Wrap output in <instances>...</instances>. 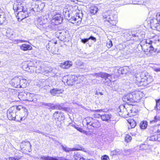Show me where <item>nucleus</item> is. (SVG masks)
Here are the masks:
<instances>
[{
	"mask_svg": "<svg viewBox=\"0 0 160 160\" xmlns=\"http://www.w3.org/2000/svg\"><path fill=\"white\" fill-rule=\"evenodd\" d=\"M7 35L8 37H11L13 35L12 31L11 30H8L6 31Z\"/></svg>",
	"mask_w": 160,
	"mask_h": 160,
	"instance_id": "obj_51",
	"label": "nucleus"
},
{
	"mask_svg": "<svg viewBox=\"0 0 160 160\" xmlns=\"http://www.w3.org/2000/svg\"><path fill=\"white\" fill-rule=\"evenodd\" d=\"M20 85L21 87L20 88H24L27 86V81L26 79L20 78Z\"/></svg>",
	"mask_w": 160,
	"mask_h": 160,
	"instance_id": "obj_34",
	"label": "nucleus"
},
{
	"mask_svg": "<svg viewBox=\"0 0 160 160\" xmlns=\"http://www.w3.org/2000/svg\"><path fill=\"white\" fill-rule=\"evenodd\" d=\"M151 0H137V2L140 4L145 5L149 4Z\"/></svg>",
	"mask_w": 160,
	"mask_h": 160,
	"instance_id": "obj_39",
	"label": "nucleus"
},
{
	"mask_svg": "<svg viewBox=\"0 0 160 160\" xmlns=\"http://www.w3.org/2000/svg\"><path fill=\"white\" fill-rule=\"evenodd\" d=\"M57 43L56 42H53L51 41H49L48 44L46 45V47L48 51H49L51 48L54 46V44Z\"/></svg>",
	"mask_w": 160,
	"mask_h": 160,
	"instance_id": "obj_35",
	"label": "nucleus"
},
{
	"mask_svg": "<svg viewBox=\"0 0 160 160\" xmlns=\"http://www.w3.org/2000/svg\"><path fill=\"white\" fill-rule=\"evenodd\" d=\"M92 112H102L103 110V109H97L95 110H92Z\"/></svg>",
	"mask_w": 160,
	"mask_h": 160,
	"instance_id": "obj_59",
	"label": "nucleus"
},
{
	"mask_svg": "<svg viewBox=\"0 0 160 160\" xmlns=\"http://www.w3.org/2000/svg\"><path fill=\"white\" fill-rule=\"evenodd\" d=\"M53 104L51 103H45V106H47L48 107L47 108L49 109H51V107L52 105H53Z\"/></svg>",
	"mask_w": 160,
	"mask_h": 160,
	"instance_id": "obj_56",
	"label": "nucleus"
},
{
	"mask_svg": "<svg viewBox=\"0 0 160 160\" xmlns=\"http://www.w3.org/2000/svg\"><path fill=\"white\" fill-rule=\"evenodd\" d=\"M71 20H70L71 21V22H72V23H74L75 22L78 21V20L77 19V18L76 17V16L75 17H72L71 18Z\"/></svg>",
	"mask_w": 160,
	"mask_h": 160,
	"instance_id": "obj_53",
	"label": "nucleus"
},
{
	"mask_svg": "<svg viewBox=\"0 0 160 160\" xmlns=\"http://www.w3.org/2000/svg\"><path fill=\"white\" fill-rule=\"evenodd\" d=\"M135 31L133 30L129 31L128 33H126L124 35V36L126 38L127 40L129 41L133 38H135Z\"/></svg>",
	"mask_w": 160,
	"mask_h": 160,
	"instance_id": "obj_22",
	"label": "nucleus"
},
{
	"mask_svg": "<svg viewBox=\"0 0 160 160\" xmlns=\"http://www.w3.org/2000/svg\"><path fill=\"white\" fill-rule=\"evenodd\" d=\"M66 7V6L63 9V14L66 19L70 20V14L69 11Z\"/></svg>",
	"mask_w": 160,
	"mask_h": 160,
	"instance_id": "obj_24",
	"label": "nucleus"
},
{
	"mask_svg": "<svg viewBox=\"0 0 160 160\" xmlns=\"http://www.w3.org/2000/svg\"><path fill=\"white\" fill-rule=\"evenodd\" d=\"M52 117L56 120L62 121L64 119V115L61 112L56 111Z\"/></svg>",
	"mask_w": 160,
	"mask_h": 160,
	"instance_id": "obj_14",
	"label": "nucleus"
},
{
	"mask_svg": "<svg viewBox=\"0 0 160 160\" xmlns=\"http://www.w3.org/2000/svg\"><path fill=\"white\" fill-rule=\"evenodd\" d=\"M74 157L75 160H84V158L78 153H74Z\"/></svg>",
	"mask_w": 160,
	"mask_h": 160,
	"instance_id": "obj_33",
	"label": "nucleus"
},
{
	"mask_svg": "<svg viewBox=\"0 0 160 160\" xmlns=\"http://www.w3.org/2000/svg\"><path fill=\"white\" fill-rule=\"evenodd\" d=\"M98 10V7L95 6H92L90 8V12L93 14H95L96 13Z\"/></svg>",
	"mask_w": 160,
	"mask_h": 160,
	"instance_id": "obj_32",
	"label": "nucleus"
},
{
	"mask_svg": "<svg viewBox=\"0 0 160 160\" xmlns=\"http://www.w3.org/2000/svg\"><path fill=\"white\" fill-rule=\"evenodd\" d=\"M148 139L149 141H160V135H154L148 138Z\"/></svg>",
	"mask_w": 160,
	"mask_h": 160,
	"instance_id": "obj_29",
	"label": "nucleus"
},
{
	"mask_svg": "<svg viewBox=\"0 0 160 160\" xmlns=\"http://www.w3.org/2000/svg\"><path fill=\"white\" fill-rule=\"evenodd\" d=\"M92 75L96 77H101L102 78L104 79L106 82H111L112 78V75L101 72L98 73H94L92 74Z\"/></svg>",
	"mask_w": 160,
	"mask_h": 160,
	"instance_id": "obj_9",
	"label": "nucleus"
},
{
	"mask_svg": "<svg viewBox=\"0 0 160 160\" xmlns=\"http://www.w3.org/2000/svg\"><path fill=\"white\" fill-rule=\"evenodd\" d=\"M102 160H109L108 156L107 155H104L101 158Z\"/></svg>",
	"mask_w": 160,
	"mask_h": 160,
	"instance_id": "obj_55",
	"label": "nucleus"
},
{
	"mask_svg": "<svg viewBox=\"0 0 160 160\" xmlns=\"http://www.w3.org/2000/svg\"><path fill=\"white\" fill-rule=\"evenodd\" d=\"M20 78L18 77H15L11 80L10 84L15 88H19L21 87L20 85Z\"/></svg>",
	"mask_w": 160,
	"mask_h": 160,
	"instance_id": "obj_16",
	"label": "nucleus"
},
{
	"mask_svg": "<svg viewBox=\"0 0 160 160\" xmlns=\"http://www.w3.org/2000/svg\"><path fill=\"white\" fill-rule=\"evenodd\" d=\"M132 139V137L128 135H127L125 138V141L128 142H130Z\"/></svg>",
	"mask_w": 160,
	"mask_h": 160,
	"instance_id": "obj_50",
	"label": "nucleus"
},
{
	"mask_svg": "<svg viewBox=\"0 0 160 160\" xmlns=\"http://www.w3.org/2000/svg\"><path fill=\"white\" fill-rule=\"evenodd\" d=\"M44 28L43 29V30H42L46 31L47 32H48L54 29L55 26L52 24H48L47 23L46 25V27Z\"/></svg>",
	"mask_w": 160,
	"mask_h": 160,
	"instance_id": "obj_25",
	"label": "nucleus"
},
{
	"mask_svg": "<svg viewBox=\"0 0 160 160\" xmlns=\"http://www.w3.org/2000/svg\"><path fill=\"white\" fill-rule=\"evenodd\" d=\"M88 38V39H91L93 41H96V39L93 36H91L89 37V38Z\"/></svg>",
	"mask_w": 160,
	"mask_h": 160,
	"instance_id": "obj_63",
	"label": "nucleus"
},
{
	"mask_svg": "<svg viewBox=\"0 0 160 160\" xmlns=\"http://www.w3.org/2000/svg\"><path fill=\"white\" fill-rule=\"evenodd\" d=\"M15 41H17L18 43L26 42V41L25 40L20 39H17L16 40H15Z\"/></svg>",
	"mask_w": 160,
	"mask_h": 160,
	"instance_id": "obj_62",
	"label": "nucleus"
},
{
	"mask_svg": "<svg viewBox=\"0 0 160 160\" xmlns=\"http://www.w3.org/2000/svg\"><path fill=\"white\" fill-rule=\"evenodd\" d=\"M128 111H129V115L130 116H132L134 115V114L135 113L136 110L134 108H132V109H130L129 108V109H128Z\"/></svg>",
	"mask_w": 160,
	"mask_h": 160,
	"instance_id": "obj_43",
	"label": "nucleus"
},
{
	"mask_svg": "<svg viewBox=\"0 0 160 160\" xmlns=\"http://www.w3.org/2000/svg\"><path fill=\"white\" fill-rule=\"evenodd\" d=\"M34 132H36L37 133H41V134H42V135H45L46 137H47L48 136V134H46V133H44V132H42L39 130H36V131H34Z\"/></svg>",
	"mask_w": 160,
	"mask_h": 160,
	"instance_id": "obj_54",
	"label": "nucleus"
},
{
	"mask_svg": "<svg viewBox=\"0 0 160 160\" xmlns=\"http://www.w3.org/2000/svg\"><path fill=\"white\" fill-rule=\"evenodd\" d=\"M13 9L16 13L23 10L26 11V10L28 9L26 4L24 2L22 3L18 2L14 3L13 5Z\"/></svg>",
	"mask_w": 160,
	"mask_h": 160,
	"instance_id": "obj_7",
	"label": "nucleus"
},
{
	"mask_svg": "<svg viewBox=\"0 0 160 160\" xmlns=\"http://www.w3.org/2000/svg\"><path fill=\"white\" fill-rule=\"evenodd\" d=\"M148 122L146 121H143L141 122L139 126L141 129H145L146 128Z\"/></svg>",
	"mask_w": 160,
	"mask_h": 160,
	"instance_id": "obj_38",
	"label": "nucleus"
},
{
	"mask_svg": "<svg viewBox=\"0 0 160 160\" xmlns=\"http://www.w3.org/2000/svg\"><path fill=\"white\" fill-rule=\"evenodd\" d=\"M47 19L44 16H41L37 18V27L40 29L42 30L46 27Z\"/></svg>",
	"mask_w": 160,
	"mask_h": 160,
	"instance_id": "obj_8",
	"label": "nucleus"
},
{
	"mask_svg": "<svg viewBox=\"0 0 160 160\" xmlns=\"http://www.w3.org/2000/svg\"><path fill=\"white\" fill-rule=\"evenodd\" d=\"M156 108L157 110H160V99L156 100Z\"/></svg>",
	"mask_w": 160,
	"mask_h": 160,
	"instance_id": "obj_44",
	"label": "nucleus"
},
{
	"mask_svg": "<svg viewBox=\"0 0 160 160\" xmlns=\"http://www.w3.org/2000/svg\"><path fill=\"white\" fill-rule=\"evenodd\" d=\"M12 108H10L7 112V116L8 119L10 120H14L16 121L20 122L19 119L17 118L16 117V111H12Z\"/></svg>",
	"mask_w": 160,
	"mask_h": 160,
	"instance_id": "obj_11",
	"label": "nucleus"
},
{
	"mask_svg": "<svg viewBox=\"0 0 160 160\" xmlns=\"http://www.w3.org/2000/svg\"><path fill=\"white\" fill-rule=\"evenodd\" d=\"M20 48L23 51H27L31 50L32 49V47L30 45L23 44L20 46Z\"/></svg>",
	"mask_w": 160,
	"mask_h": 160,
	"instance_id": "obj_27",
	"label": "nucleus"
},
{
	"mask_svg": "<svg viewBox=\"0 0 160 160\" xmlns=\"http://www.w3.org/2000/svg\"><path fill=\"white\" fill-rule=\"evenodd\" d=\"M142 96L138 92H132L124 95L122 98V100L129 105H132L133 102H139L142 98Z\"/></svg>",
	"mask_w": 160,
	"mask_h": 160,
	"instance_id": "obj_3",
	"label": "nucleus"
},
{
	"mask_svg": "<svg viewBox=\"0 0 160 160\" xmlns=\"http://www.w3.org/2000/svg\"><path fill=\"white\" fill-rule=\"evenodd\" d=\"M75 76L74 75L65 76L63 78V80L64 81V82H66L68 85H72L75 83Z\"/></svg>",
	"mask_w": 160,
	"mask_h": 160,
	"instance_id": "obj_13",
	"label": "nucleus"
},
{
	"mask_svg": "<svg viewBox=\"0 0 160 160\" xmlns=\"http://www.w3.org/2000/svg\"><path fill=\"white\" fill-rule=\"evenodd\" d=\"M111 116L112 115L111 114L104 113L101 115L100 117L102 121L109 122L111 121Z\"/></svg>",
	"mask_w": 160,
	"mask_h": 160,
	"instance_id": "obj_21",
	"label": "nucleus"
},
{
	"mask_svg": "<svg viewBox=\"0 0 160 160\" xmlns=\"http://www.w3.org/2000/svg\"><path fill=\"white\" fill-rule=\"evenodd\" d=\"M58 48L55 47V44H54V46L51 48L49 51L53 54H57L58 52Z\"/></svg>",
	"mask_w": 160,
	"mask_h": 160,
	"instance_id": "obj_37",
	"label": "nucleus"
},
{
	"mask_svg": "<svg viewBox=\"0 0 160 160\" xmlns=\"http://www.w3.org/2000/svg\"><path fill=\"white\" fill-rule=\"evenodd\" d=\"M6 18L3 12L0 14V22L3 23L6 20Z\"/></svg>",
	"mask_w": 160,
	"mask_h": 160,
	"instance_id": "obj_40",
	"label": "nucleus"
},
{
	"mask_svg": "<svg viewBox=\"0 0 160 160\" xmlns=\"http://www.w3.org/2000/svg\"><path fill=\"white\" fill-rule=\"evenodd\" d=\"M31 145L30 142L28 141H22L20 144V147L21 150L24 149V150H27L29 148H31Z\"/></svg>",
	"mask_w": 160,
	"mask_h": 160,
	"instance_id": "obj_18",
	"label": "nucleus"
},
{
	"mask_svg": "<svg viewBox=\"0 0 160 160\" xmlns=\"http://www.w3.org/2000/svg\"><path fill=\"white\" fill-rule=\"evenodd\" d=\"M135 76V83L139 87L146 86L152 81V78L145 72L136 74Z\"/></svg>",
	"mask_w": 160,
	"mask_h": 160,
	"instance_id": "obj_1",
	"label": "nucleus"
},
{
	"mask_svg": "<svg viewBox=\"0 0 160 160\" xmlns=\"http://www.w3.org/2000/svg\"><path fill=\"white\" fill-rule=\"evenodd\" d=\"M76 16L77 18V19L78 20V21L77 22H78L79 21H81L82 20V18L81 17H82V14H80V13H77L76 15Z\"/></svg>",
	"mask_w": 160,
	"mask_h": 160,
	"instance_id": "obj_47",
	"label": "nucleus"
},
{
	"mask_svg": "<svg viewBox=\"0 0 160 160\" xmlns=\"http://www.w3.org/2000/svg\"><path fill=\"white\" fill-rule=\"evenodd\" d=\"M94 119L91 117H88L86 118L87 125L91 126Z\"/></svg>",
	"mask_w": 160,
	"mask_h": 160,
	"instance_id": "obj_36",
	"label": "nucleus"
},
{
	"mask_svg": "<svg viewBox=\"0 0 160 160\" xmlns=\"http://www.w3.org/2000/svg\"><path fill=\"white\" fill-rule=\"evenodd\" d=\"M61 146L62 147V149L65 151L66 152H69L70 151V150H71V148L67 147L66 146H64L62 145Z\"/></svg>",
	"mask_w": 160,
	"mask_h": 160,
	"instance_id": "obj_49",
	"label": "nucleus"
},
{
	"mask_svg": "<svg viewBox=\"0 0 160 160\" xmlns=\"http://www.w3.org/2000/svg\"><path fill=\"white\" fill-rule=\"evenodd\" d=\"M38 105L39 106L42 107L43 106H45V103L44 102H38Z\"/></svg>",
	"mask_w": 160,
	"mask_h": 160,
	"instance_id": "obj_61",
	"label": "nucleus"
},
{
	"mask_svg": "<svg viewBox=\"0 0 160 160\" xmlns=\"http://www.w3.org/2000/svg\"><path fill=\"white\" fill-rule=\"evenodd\" d=\"M21 157L15 156L14 157H9L7 160H19L21 159Z\"/></svg>",
	"mask_w": 160,
	"mask_h": 160,
	"instance_id": "obj_46",
	"label": "nucleus"
},
{
	"mask_svg": "<svg viewBox=\"0 0 160 160\" xmlns=\"http://www.w3.org/2000/svg\"><path fill=\"white\" fill-rule=\"evenodd\" d=\"M34 67H32V66H30L29 65V64H28L27 67L26 68L27 70H30V69H34Z\"/></svg>",
	"mask_w": 160,
	"mask_h": 160,
	"instance_id": "obj_58",
	"label": "nucleus"
},
{
	"mask_svg": "<svg viewBox=\"0 0 160 160\" xmlns=\"http://www.w3.org/2000/svg\"><path fill=\"white\" fill-rule=\"evenodd\" d=\"M57 109L58 110H62L63 111H66L67 110L68 108H67L62 107L59 104H56Z\"/></svg>",
	"mask_w": 160,
	"mask_h": 160,
	"instance_id": "obj_42",
	"label": "nucleus"
},
{
	"mask_svg": "<svg viewBox=\"0 0 160 160\" xmlns=\"http://www.w3.org/2000/svg\"><path fill=\"white\" fill-rule=\"evenodd\" d=\"M111 11L108 10L103 13L102 18L105 22H107L110 26L115 25L117 22V15L111 13Z\"/></svg>",
	"mask_w": 160,
	"mask_h": 160,
	"instance_id": "obj_4",
	"label": "nucleus"
},
{
	"mask_svg": "<svg viewBox=\"0 0 160 160\" xmlns=\"http://www.w3.org/2000/svg\"><path fill=\"white\" fill-rule=\"evenodd\" d=\"M129 108H125V106L123 105H120L118 109V113L120 116L126 117L127 116H129V112H128Z\"/></svg>",
	"mask_w": 160,
	"mask_h": 160,
	"instance_id": "obj_10",
	"label": "nucleus"
},
{
	"mask_svg": "<svg viewBox=\"0 0 160 160\" xmlns=\"http://www.w3.org/2000/svg\"><path fill=\"white\" fill-rule=\"evenodd\" d=\"M160 12L157 14L156 15V19L153 18L151 19L150 21V25L151 28L154 30L157 31H160V21L158 19V17Z\"/></svg>",
	"mask_w": 160,
	"mask_h": 160,
	"instance_id": "obj_6",
	"label": "nucleus"
},
{
	"mask_svg": "<svg viewBox=\"0 0 160 160\" xmlns=\"http://www.w3.org/2000/svg\"><path fill=\"white\" fill-rule=\"evenodd\" d=\"M128 122L130 125V126L128 127V128L129 129L134 128L136 125V122L133 119L129 120Z\"/></svg>",
	"mask_w": 160,
	"mask_h": 160,
	"instance_id": "obj_30",
	"label": "nucleus"
},
{
	"mask_svg": "<svg viewBox=\"0 0 160 160\" xmlns=\"http://www.w3.org/2000/svg\"><path fill=\"white\" fill-rule=\"evenodd\" d=\"M38 67H36L37 68L36 72L37 73H41L43 74H45L50 72L52 70L48 68L45 67L44 63L42 62L38 61Z\"/></svg>",
	"mask_w": 160,
	"mask_h": 160,
	"instance_id": "obj_5",
	"label": "nucleus"
},
{
	"mask_svg": "<svg viewBox=\"0 0 160 160\" xmlns=\"http://www.w3.org/2000/svg\"><path fill=\"white\" fill-rule=\"evenodd\" d=\"M27 101L35 102L37 100V96L33 94L28 93L27 94Z\"/></svg>",
	"mask_w": 160,
	"mask_h": 160,
	"instance_id": "obj_23",
	"label": "nucleus"
},
{
	"mask_svg": "<svg viewBox=\"0 0 160 160\" xmlns=\"http://www.w3.org/2000/svg\"><path fill=\"white\" fill-rule=\"evenodd\" d=\"M122 68V69H123L122 70V74H126L128 72V67H126L124 68Z\"/></svg>",
	"mask_w": 160,
	"mask_h": 160,
	"instance_id": "obj_48",
	"label": "nucleus"
},
{
	"mask_svg": "<svg viewBox=\"0 0 160 160\" xmlns=\"http://www.w3.org/2000/svg\"><path fill=\"white\" fill-rule=\"evenodd\" d=\"M160 121V116L157 115L154 117V119L150 121L151 123H155Z\"/></svg>",
	"mask_w": 160,
	"mask_h": 160,
	"instance_id": "obj_41",
	"label": "nucleus"
},
{
	"mask_svg": "<svg viewBox=\"0 0 160 160\" xmlns=\"http://www.w3.org/2000/svg\"><path fill=\"white\" fill-rule=\"evenodd\" d=\"M135 38H132L134 40H141L142 39L145 38V34L144 32H140L139 30L135 31Z\"/></svg>",
	"mask_w": 160,
	"mask_h": 160,
	"instance_id": "obj_17",
	"label": "nucleus"
},
{
	"mask_svg": "<svg viewBox=\"0 0 160 160\" xmlns=\"http://www.w3.org/2000/svg\"><path fill=\"white\" fill-rule=\"evenodd\" d=\"M107 47L108 48H111L112 45V42L111 41L109 40L106 43Z\"/></svg>",
	"mask_w": 160,
	"mask_h": 160,
	"instance_id": "obj_52",
	"label": "nucleus"
},
{
	"mask_svg": "<svg viewBox=\"0 0 160 160\" xmlns=\"http://www.w3.org/2000/svg\"><path fill=\"white\" fill-rule=\"evenodd\" d=\"M62 21V18L59 14H56L54 15L52 20V22L55 25H58L61 23Z\"/></svg>",
	"mask_w": 160,
	"mask_h": 160,
	"instance_id": "obj_15",
	"label": "nucleus"
},
{
	"mask_svg": "<svg viewBox=\"0 0 160 160\" xmlns=\"http://www.w3.org/2000/svg\"><path fill=\"white\" fill-rule=\"evenodd\" d=\"M63 90L59 88H54L50 90V93L53 96H57L62 93Z\"/></svg>",
	"mask_w": 160,
	"mask_h": 160,
	"instance_id": "obj_20",
	"label": "nucleus"
},
{
	"mask_svg": "<svg viewBox=\"0 0 160 160\" xmlns=\"http://www.w3.org/2000/svg\"><path fill=\"white\" fill-rule=\"evenodd\" d=\"M152 147L147 144H142L140 147V149L141 150H148L149 151H151Z\"/></svg>",
	"mask_w": 160,
	"mask_h": 160,
	"instance_id": "obj_28",
	"label": "nucleus"
},
{
	"mask_svg": "<svg viewBox=\"0 0 160 160\" xmlns=\"http://www.w3.org/2000/svg\"><path fill=\"white\" fill-rule=\"evenodd\" d=\"M160 39L157 37L154 40H143L141 41L140 45L142 49L144 52L152 53L155 51L154 47L155 44H158Z\"/></svg>",
	"mask_w": 160,
	"mask_h": 160,
	"instance_id": "obj_2",
	"label": "nucleus"
},
{
	"mask_svg": "<svg viewBox=\"0 0 160 160\" xmlns=\"http://www.w3.org/2000/svg\"><path fill=\"white\" fill-rule=\"evenodd\" d=\"M72 65V62L70 61H67L61 63V67L63 68L68 69Z\"/></svg>",
	"mask_w": 160,
	"mask_h": 160,
	"instance_id": "obj_26",
	"label": "nucleus"
},
{
	"mask_svg": "<svg viewBox=\"0 0 160 160\" xmlns=\"http://www.w3.org/2000/svg\"><path fill=\"white\" fill-rule=\"evenodd\" d=\"M21 116L20 117V122L22 121V119L24 120L28 115V110L24 108H21Z\"/></svg>",
	"mask_w": 160,
	"mask_h": 160,
	"instance_id": "obj_19",
	"label": "nucleus"
},
{
	"mask_svg": "<svg viewBox=\"0 0 160 160\" xmlns=\"http://www.w3.org/2000/svg\"><path fill=\"white\" fill-rule=\"evenodd\" d=\"M88 38H84L83 39H82L81 41L83 43H85L86 42H88Z\"/></svg>",
	"mask_w": 160,
	"mask_h": 160,
	"instance_id": "obj_60",
	"label": "nucleus"
},
{
	"mask_svg": "<svg viewBox=\"0 0 160 160\" xmlns=\"http://www.w3.org/2000/svg\"><path fill=\"white\" fill-rule=\"evenodd\" d=\"M16 14H17L16 17H17L18 21H22V19L28 17L29 16L27 9L26 10V11L23 10Z\"/></svg>",
	"mask_w": 160,
	"mask_h": 160,
	"instance_id": "obj_12",
	"label": "nucleus"
},
{
	"mask_svg": "<svg viewBox=\"0 0 160 160\" xmlns=\"http://www.w3.org/2000/svg\"><path fill=\"white\" fill-rule=\"evenodd\" d=\"M122 69L121 68H120L116 70L115 71V73H116V75L117 76H119L120 74H122Z\"/></svg>",
	"mask_w": 160,
	"mask_h": 160,
	"instance_id": "obj_45",
	"label": "nucleus"
},
{
	"mask_svg": "<svg viewBox=\"0 0 160 160\" xmlns=\"http://www.w3.org/2000/svg\"><path fill=\"white\" fill-rule=\"evenodd\" d=\"M92 122L91 123V126L93 127V128H97L100 126V123L98 120L94 119Z\"/></svg>",
	"mask_w": 160,
	"mask_h": 160,
	"instance_id": "obj_31",
	"label": "nucleus"
},
{
	"mask_svg": "<svg viewBox=\"0 0 160 160\" xmlns=\"http://www.w3.org/2000/svg\"><path fill=\"white\" fill-rule=\"evenodd\" d=\"M120 152L119 150L118 149L116 150L113 151V154H115L119 153Z\"/></svg>",
	"mask_w": 160,
	"mask_h": 160,
	"instance_id": "obj_64",
	"label": "nucleus"
},
{
	"mask_svg": "<svg viewBox=\"0 0 160 160\" xmlns=\"http://www.w3.org/2000/svg\"><path fill=\"white\" fill-rule=\"evenodd\" d=\"M74 128H76L78 131H79L81 132H82L84 131L82 130V129L80 128H79L77 126H75Z\"/></svg>",
	"mask_w": 160,
	"mask_h": 160,
	"instance_id": "obj_57",
	"label": "nucleus"
}]
</instances>
